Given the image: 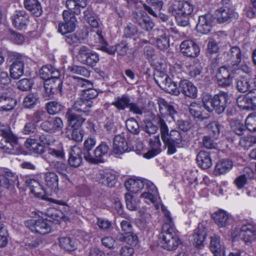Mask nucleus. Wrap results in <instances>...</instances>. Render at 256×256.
<instances>
[{"label":"nucleus","instance_id":"774afa93","mask_svg":"<svg viewBox=\"0 0 256 256\" xmlns=\"http://www.w3.org/2000/svg\"><path fill=\"white\" fill-rule=\"evenodd\" d=\"M16 84L19 90L22 91H27L31 88L32 83L29 79L23 78L19 80Z\"/></svg>","mask_w":256,"mask_h":256},{"label":"nucleus","instance_id":"6e6d98bb","mask_svg":"<svg viewBox=\"0 0 256 256\" xmlns=\"http://www.w3.org/2000/svg\"><path fill=\"white\" fill-rule=\"evenodd\" d=\"M68 70L72 74H80L86 77L90 74L88 70L86 68L82 66H69Z\"/></svg>","mask_w":256,"mask_h":256},{"label":"nucleus","instance_id":"a19ab883","mask_svg":"<svg viewBox=\"0 0 256 256\" xmlns=\"http://www.w3.org/2000/svg\"><path fill=\"white\" fill-rule=\"evenodd\" d=\"M26 185L30 189V192L36 196L40 197L41 196V192L40 190H43V188L40 184L34 179H28L25 182Z\"/></svg>","mask_w":256,"mask_h":256},{"label":"nucleus","instance_id":"0e129e2a","mask_svg":"<svg viewBox=\"0 0 256 256\" xmlns=\"http://www.w3.org/2000/svg\"><path fill=\"white\" fill-rule=\"evenodd\" d=\"M53 166L58 174H62L66 179H68V176L66 174L68 166L66 164L62 162H56L54 164Z\"/></svg>","mask_w":256,"mask_h":256},{"label":"nucleus","instance_id":"39448f33","mask_svg":"<svg viewBox=\"0 0 256 256\" xmlns=\"http://www.w3.org/2000/svg\"><path fill=\"white\" fill-rule=\"evenodd\" d=\"M74 14L78 15L72 12L71 10H64L62 12L64 22L58 24V32L62 34H66L74 30L76 18Z\"/></svg>","mask_w":256,"mask_h":256},{"label":"nucleus","instance_id":"5701e85b","mask_svg":"<svg viewBox=\"0 0 256 256\" xmlns=\"http://www.w3.org/2000/svg\"><path fill=\"white\" fill-rule=\"evenodd\" d=\"M78 84L80 86H88V89L80 90L82 92L81 96L86 100L92 101V100L98 96V92L92 88L93 84L90 81L84 78H79Z\"/></svg>","mask_w":256,"mask_h":256},{"label":"nucleus","instance_id":"cd10ccee","mask_svg":"<svg viewBox=\"0 0 256 256\" xmlns=\"http://www.w3.org/2000/svg\"><path fill=\"white\" fill-rule=\"evenodd\" d=\"M66 117L68 119L69 126L72 128H78L85 122L86 118L80 115L75 114L72 110H68Z\"/></svg>","mask_w":256,"mask_h":256},{"label":"nucleus","instance_id":"f704fd0d","mask_svg":"<svg viewBox=\"0 0 256 256\" xmlns=\"http://www.w3.org/2000/svg\"><path fill=\"white\" fill-rule=\"evenodd\" d=\"M236 102L239 107L245 110L252 109L254 106H256V102L247 94L239 96Z\"/></svg>","mask_w":256,"mask_h":256},{"label":"nucleus","instance_id":"393cba45","mask_svg":"<svg viewBox=\"0 0 256 256\" xmlns=\"http://www.w3.org/2000/svg\"><path fill=\"white\" fill-rule=\"evenodd\" d=\"M206 236V229L202 224H199L194 234V244L195 246L199 248H202Z\"/></svg>","mask_w":256,"mask_h":256},{"label":"nucleus","instance_id":"ddd939ff","mask_svg":"<svg viewBox=\"0 0 256 256\" xmlns=\"http://www.w3.org/2000/svg\"><path fill=\"white\" fill-rule=\"evenodd\" d=\"M130 150V148L126 140L124 132H122L121 134L115 136L112 150L114 154L121 155Z\"/></svg>","mask_w":256,"mask_h":256},{"label":"nucleus","instance_id":"c85d7f7f","mask_svg":"<svg viewBox=\"0 0 256 256\" xmlns=\"http://www.w3.org/2000/svg\"><path fill=\"white\" fill-rule=\"evenodd\" d=\"M24 8L36 16H40L42 12V8L38 0H24Z\"/></svg>","mask_w":256,"mask_h":256},{"label":"nucleus","instance_id":"338daca9","mask_svg":"<svg viewBox=\"0 0 256 256\" xmlns=\"http://www.w3.org/2000/svg\"><path fill=\"white\" fill-rule=\"evenodd\" d=\"M158 48L160 50H164L169 47V39L166 36H160L156 41Z\"/></svg>","mask_w":256,"mask_h":256},{"label":"nucleus","instance_id":"58836bf2","mask_svg":"<svg viewBox=\"0 0 256 256\" xmlns=\"http://www.w3.org/2000/svg\"><path fill=\"white\" fill-rule=\"evenodd\" d=\"M130 102L128 96L122 95L116 98L115 100L112 102V105L119 110H124L126 108H128Z\"/></svg>","mask_w":256,"mask_h":256},{"label":"nucleus","instance_id":"1a4fd4ad","mask_svg":"<svg viewBox=\"0 0 256 256\" xmlns=\"http://www.w3.org/2000/svg\"><path fill=\"white\" fill-rule=\"evenodd\" d=\"M110 150L109 146L105 142H102L94 150V156L90 154H85L84 160L92 164H98L104 162V157L106 156Z\"/></svg>","mask_w":256,"mask_h":256},{"label":"nucleus","instance_id":"4c0bfd02","mask_svg":"<svg viewBox=\"0 0 256 256\" xmlns=\"http://www.w3.org/2000/svg\"><path fill=\"white\" fill-rule=\"evenodd\" d=\"M44 180L46 186L52 190H55L58 186V176L54 172H48L44 174Z\"/></svg>","mask_w":256,"mask_h":256},{"label":"nucleus","instance_id":"9b49d317","mask_svg":"<svg viewBox=\"0 0 256 256\" xmlns=\"http://www.w3.org/2000/svg\"><path fill=\"white\" fill-rule=\"evenodd\" d=\"M18 183V176L8 169H4L0 171V188L2 187L6 188L13 187Z\"/></svg>","mask_w":256,"mask_h":256},{"label":"nucleus","instance_id":"c9c22d12","mask_svg":"<svg viewBox=\"0 0 256 256\" xmlns=\"http://www.w3.org/2000/svg\"><path fill=\"white\" fill-rule=\"evenodd\" d=\"M250 80L244 76H240L236 80V88L241 92H248L252 88Z\"/></svg>","mask_w":256,"mask_h":256},{"label":"nucleus","instance_id":"dca6fc26","mask_svg":"<svg viewBox=\"0 0 256 256\" xmlns=\"http://www.w3.org/2000/svg\"><path fill=\"white\" fill-rule=\"evenodd\" d=\"M168 129H160V133L162 140H170L176 144H180L182 142V138L184 134L188 129H180V131L172 130L170 133Z\"/></svg>","mask_w":256,"mask_h":256},{"label":"nucleus","instance_id":"e433bc0d","mask_svg":"<svg viewBox=\"0 0 256 256\" xmlns=\"http://www.w3.org/2000/svg\"><path fill=\"white\" fill-rule=\"evenodd\" d=\"M26 142L27 148L34 153L42 154L45 151V146L41 143L36 142V139L28 138Z\"/></svg>","mask_w":256,"mask_h":256},{"label":"nucleus","instance_id":"4d7b16f0","mask_svg":"<svg viewBox=\"0 0 256 256\" xmlns=\"http://www.w3.org/2000/svg\"><path fill=\"white\" fill-rule=\"evenodd\" d=\"M180 6V10L182 14L190 16L194 10V5L190 2H182Z\"/></svg>","mask_w":256,"mask_h":256},{"label":"nucleus","instance_id":"9d476101","mask_svg":"<svg viewBox=\"0 0 256 256\" xmlns=\"http://www.w3.org/2000/svg\"><path fill=\"white\" fill-rule=\"evenodd\" d=\"M158 104L160 114L169 116L172 120L170 122H175V118L178 115L176 106L164 98H159L158 100Z\"/></svg>","mask_w":256,"mask_h":256},{"label":"nucleus","instance_id":"c756f323","mask_svg":"<svg viewBox=\"0 0 256 256\" xmlns=\"http://www.w3.org/2000/svg\"><path fill=\"white\" fill-rule=\"evenodd\" d=\"M216 224L219 228H224L229 222L228 214L224 210H220L212 214V216Z\"/></svg>","mask_w":256,"mask_h":256},{"label":"nucleus","instance_id":"6ab92c4d","mask_svg":"<svg viewBox=\"0 0 256 256\" xmlns=\"http://www.w3.org/2000/svg\"><path fill=\"white\" fill-rule=\"evenodd\" d=\"M93 106V102L86 100L82 96L76 100L72 106V110L76 112L88 116Z\"/></svg>","mask_w":256,"mask_h":256},{"label":"nucleus","instance_id":"f8f14e48","mask_svg":"<svg viewBox=\"0 0 256 256\" xmlns=\"http://www.w3.org/2000/svg\"><path fill=\"white\" fill-rule=\"evenodd\" d=\"M14 27L18 30H24L30 22L29 14L24 10H16L12 16Z\"/></svg>","mask_w":256,"mask_h":256},{"label":"nucleus","instance_id":"a211bd4d","mask_svg":"<svg viewBox=\"0 0 256 256\" xmlns=\"http://www.w3.org/2000/svg\"><path fill=\"white\" fill-rule=\"evenodd\" d=\"M178 95L180 93L184 96L191 98H195L197 96L198 90L196 87L187 80H181L178 87Z\"/></svg>","mask_w":256,"mask_h":256},{"label":"nucleus","instance_id":"5fc2aeb1","mask_svg":"<svg viewBox=\"0 0 256 256\" xmlns=\"http://www.w3.org/2000/svg\"><path fill=\"white\" fill-rule=\"evenodd\" d=\"M36 137L39 138L40 141L43 145H50L54 142L52 136L48 134V131L46 130L44 133L37 134Z\"/></svg>","mask_w":256,"mask_h":256},{"label":"nucleus","instance_id":"052dcab7","mask_svg":"<svg viewBox=\"0 0 256 256\" xmlns=\"http://www.w3.org/2000/svg\"><path fill=\"white\" fill-rule=\"evenodd\" d=\"M62 214L60 212L54 208H49L48 210L46 213V216L50 218L49 220H54L56 222H59L61 219L62 216L60 215Z\"/></svg>","mask_w":256,"mask_h":256},{"label":"nucleus","instance_id":"37998d69","mask_svg":"<svg viewBox=\"0 0 256 256\" xmlns=\"http://www.w3.org/2000/svg\"><path fill=\"white\" fill-rule=\"evenodd\" d=\"M54 72V68L52 66L49 65L43 66L40 70L39 73L41 78L44 80L46 81L47 80L54 78V76H53V74Z\"/></svg>","mask_w":256,"mask_h":256},{"label":"nucleus","instance_id":"de8ad7c7","mask_svg":"<svg viewBox=\"0 0 256 256\" xmlns=\"http://www.w3.org/2000/svg\"><path fill=\"white\" fill-rule=\"evenodd\" d=\"M17 102L16 100L12 98V96H10V100H4L3 102H0V110L2 111H10L13 110L16 106Z\"/></svg>","mask_w":256,"mask_h":256},{"label":"nucleus","instance_id":"8fccbe9b","mask_svg":"<svg viewBox=\"0 0 256 256\" xmlns=\"http://www.w3.org/2000/svg\"><path fill=\"white\" fill-rule=\"evenodd\" d=\"M127 208L130 210H137L138 201L136 198L129 193H126L124 196Z\"/></svg>","mask_w":256,"mask_h":256},{"label":"nucleus","instance_id":"49530a36","mask_svg":"<svg viewBox=\"0 0 256 256\" xmlns=\"http://www.w3.org/2000/svg\"><path fill=\"white\" fill-rule=\"evenodd\" d=\"M233 70L231 66H222L218 69L216 74V78H232Z\"/></svg>","mask_w":256,"mask_h":256},{"label":"nucleus","instance_id":"7c9ffc66","mask_svg":"<svg viewBox=\"0 0 256 256\" xmlns=\"http://www.w3.org/2000/svg\"><path fill=\"white\" fill-rule=\"evenodd\" d=\"M196 162L199 166L202 169H208L212 165L210 154L204 150L200 151L197 154Z\"/></svg>","mask_w":256,"mask_h":256},{"label":"nucleus","instance_id":"680f3d73","mask_svg":"<svg viewBox=\"0 0 256 256\" xmlns=\"http://www.w3.org/2000/svg\"><path fill=\"white\" fill-rule=\"evenodd\" d=\"M70 130V135H68L69 138L76 142L82 140L84 136V132L81 129H69Z\"/></svg>","mask_w":256,"mask_h":256},{"label":"nucleus","instance_id":"72a5a7b5","mask_svg":"<svg viewBox=\"0 0 256 256\" xmlns=\"http://www.w3.org/2000/svg\"><path fill=\"white\" fill-rule=\"evenodd\" d=\"M58 241L61 248L66 251H74L77 248L75 241L70 237L62 236L59 238Z\"/></svg>","mask_w":256,"mask_h":256},{"label":"nucleus","instance_id":"f257e3e1","mask_svg":"<svg viewBox=\"0 0 256 256\" xmlns=\"http://www.w3.org/2000/svg\"><path fill=\"white\" fill-rule=\"evenodd\" d=\"M126 190L132 193H138L140 190L146 188V192L141 194V197L149 200L152 203L156 200L158 191L156 186L146 180H134L130 178L124 183Z\"/></svg>","mask_w":256,"mask_h":256},{"label":"nucleus","instance_id":"a18cd8bd","mask_svg":"<svg viewBox=\"0 0 256 256\" xmlns=\"http://www.w3.org/2000/svg\"><path fill=\"white\" fill-rule=\"evenodd\" d=\"M202 111L203 108L200 104L192 102L189 106V112L194 118H202Z\"/></svg>","mask_w":256,"mask_h":256},{"label":"nucleus","instance_id":"603ef678","mask_svg":"<svg viewBox=\"0 0 256 256\" xmlns=\"http://www.w3.org/2000/svg\"><path fill=\"white\" fill-rule=\"evenodd\" d=\"M170 78L167 74L162 71L158 70L154 74V81L160 88L162 83L160 82H162L164 85L168 82V80H170Z\"/></svg>","mask_w":256,"mask_h":256},{"label":"nucleus","instance_id":"e2e57ef3","mask_svg":"<svg viewBox=\"0 0 256 256\" xmlns=\"http://www.w3.org/2000/svg\"><path fill=\"white\" fill-rule=\"evenodd\" d=\"M8 233L4 226L0 224V247H4L8 244Z\"/></svg>","mask_w":256,"mask_h":256},{"label":"nucleus","instance_id":"864d4df0","mask_svg":"<svg viewBox=\"0 0 256 256\" xmlns=\"http://www.w3.org/2000/svg\"><path fill=\"white\" fill-rule=\"evenodd\" d=\"M116 182L115 176L112 174H106L102 177L100 183L102 186H106L108 187L112 188L114 186Z\"/></svg>","mask_w":256,"mask_h":256},{"label":"nucleus","instance_id":"bf43d9fd","mask_svg":"<svg viewBox=\"0 0 256 256\" xmlns=\"http://www.w3.org/2000/svg\"><path fill=\"white\" fill-rule=\"evenodd\" d=\"M12 88L10 87L0 86V102L4 100H10V96H12Z\"/></svg>","mask_w":256,"mask_h":256},{"label":"nucleus","instance_id":"4be33fe9","mask_svg":"<svg viewBox=\"0 0 256 256\" xmlns=\"http://www.w3.org/2000/svg\"><path fill=\"white\" fill-rule=\"evenodd\" d=\"M234 15V10L230 6H223L217 9L214 12V18L219 24L228 22Z\"/></svg>","mask_w":256,"mask_h":256},{"label":"nucleus","instance_id":"4468645a","mask_svg":"<svg viewBox=\"0 0 256 256\" xmlns=\"http://www.w3.org/2000/svg\"><path fill=\"white\" fill-rule=\"evenodd\" d=\"M180 49L184 56L192 58L197 57L200 52L198 44L191 40L183 41L180 45Z\"/></svg>","mask_w":256,"mask_h":256},{"label":"nucleus","instance_id":"aec40b11","mask_svg":"<svg viewBox=\"0 0 256 256\" xmlns=\"http://www.w3.org/2000/svg\"><path fill=\"white\" fill-rule=\"evenodd\" d=\"M44 112L42 111H37L32 115L28 116V122L25 124L24 128H36L40 126L41 128H48L50 123L48 122L45 121L39 124L42 121V116Z\"/></svg>","mask_w":256,"mask_h":256},{"label":"nucleus","instance_id":"2eb2a0df","mask_svg":"<svg viewBox=\"0 0 256 256\" xmlns=\"http://www.w3.org/2000/svg\"><path fill=\"white\" fill-rule=\"evenodd\" d=\"M214 20L213 16L210 14L200 16L196 26V30L202 34H208L212 29Z\"/></svg>","mask_w":256,"mask_h":256},{"label":"nucleus","instance_id":"13d9d810","mask_svg":"<svg viewBox=\"0 0 256 256\" xmlns=\"http://www.w3.org/2000/svg\"><path fill=\"white\" fill-rule=\"evenodd\" d=\"M114 46L115 52L118 54L124 56L127 54L128 50V44L126 41H122Z\"/></svg>","mask_w":256,"mask_h":256},{"label":"nucleus","instance_id":"bb28decb","mask_svg":"<svg viewBox=\"0 0 256 256\" xmlns=\"http://www.w3.org/2000/svg\"><path fill=\"white\" fill-rule=\"evenodd\" d=\"M225 58L227 62L231 61L232 64L234 66H238L242 60V52L240 48L236 46L232 47L226 54Z\"/></svg>","mask_w":256,"mask_h":256},{"label":"nucleus","instance_id":"6e6552de","mask_svg":"<svg viewBox=\"0 0 256 256\" xmlns=\"http://www.w3.org/2000/svg\"><path fill=\"white\" fill-rule=\"evenodd\" d=\"M26 226L32 232L42 235L48 234L52 231L51 226L46 219L30 220L27 222Z\"/></svg>","mask_w":256,"mask_h":256},{"label":"nucleus","instance_id":"f03ea898","mask_svg":"<svg viewBox=\"0 0 256 256\" xmlns=\"http://www.w3.org/2000/svg\"><path fill=\"white\" fill-rule=\"evenodd\" d=\"M228 95L226 92H220L213 97L208 94H204L202 102L204 108L208 112L215 110L218 114H221L227 106Z\"/></svg>","mask_w":256,"mask_h":256},{"label":"nucleus","instance_id":"79ce46f5","mask_svg":"<svg viewBox=\"0 0 256 256\" xmlns=\"http://www.w3.org/2000/svg\"><path fill=\"white\" fill-rule=\"evenodd\" d=\"M37 94L32 93L26 96L23 100V106L25 108H33L38 102Z\"/></svg>","mask_w":256,"mask_h":256},{"label":"nucleus","instance_id":"69168bd1","mask_svg":"<svg viewBox=\"0 0 256 256\" xmlns=\"http://www.w3.org/2000/svg\"><path fill=\"white\" fill-rule=\"evenodd\" d=\"M65 41L69 45L76 46L80 43V38L76 34H68L64 37Z\"/></svg>","mask_w":256,"mask_h":256},{"label":"nucleus","instance_id":"0eeeda50","mask_svg":"<svg viewBox=\"0 0 256 256\" xmlns=\"http://www.w3.org/2000/svg\"><path fill=\"white\" fill-rule=\"evenodd\" d=\"M1 132L2 138L0 141V148L5 152L11 153L16 148L18 138L12 133L10 129H2Z\"/></svg>","mask_w":256,"mask_h":256},{"label":"nucleus","instance_id":"412c9836","mask_svg":"<svg viewBox=\"0 0 256 256\" xmlns=\"http://www.w3.org/2000/svg\"><path fill=\"white\" fill-rule=\"evenodd\" d=\"M240 236L246 243L254 241L256 239V226L250 224L242 226Z\"/></svg>","mask_w":256,"mask_h":256},{"label":"nucleus","instance_id":"ea45409f","mask_svg":"<svg viewBox=\"0 0 256 256\" xmlns=\"http://www.w3.org/2000/svg\"><path fill=\"white\" fill-rule=\"evenodd\" d=\"M161 84V88L164 90L165 92L174 94V96H178V86L176 82H174V80H172L171 78L168 80V82L166 84H164V83L162 82H160Z\"/></svg>","mask_w":256,"mask_h":256},{"label":"nucleus","instance_id":"473e14b6","mask_svg":"<svg viewBox=\"0 0 256 256\" xmlns=\"http://www.w3.org/2000/svg\"><path fill=\"white\" fill-rule=\"evenodd\" d=\"M87 6L86 0H67L66 6L76 14H80V8H84Z\"/></svg>","mask_w":256,"mask_h":256},{"label":"nucleus","instance_id":"09e8293b","mask_svg":"<svg viewBox=\"0 0 256 256\" xmlns=\"http://www.w3.org/2000/svg\"><path fill=\"white\" fill-rule=\"evenodd\" d=\"M64 106L56 102H50L46 104L48 112L50 114H54L60 112L64 109Z\"/></svg>","mask_w":256,"mask_h":256},{"label":"nucleus","instance_id":"423d86ee","mask_svg":"<svg viewBox=\"0 0 256 256\" xmlns=\"http://www.w3.org/2000/svg\"><path fill=\"white\" fill-rule=\"evenodd\" d=\"M77 58L82 64L92 67L95 66L100 60L99 55L86 46L78 48Z\"/></svg>","mask_w":256,"mask_h":256},{"label":"nucleus","instance_id":"2f4dec72","mask_svg":"<svg viewBox=\"0 0 256 256\" xmlns=\"http://www.w3.org/2000/svg\"><path fill=\"white\" fill-rule=\"evenodd\" d=\"M210 248L214 256H222L224 253V248L218 236L211 237Z\"/></svg>","mask_w":256,"mask_h":256},{"label":"nucleus","instance_id":"a878e982","mask_svg":"<svg viewBox=\"0 0 256 256\" xmlns=\"http://www.w3.org/2000/svg\"><path fill=\"white\" fill-rule=\"evenodd\" d=\"M149 144L150 150L144 154V156L147 158H152L160 152L161 143L160 134L154 136V139H150Z\"/></svg>","mask_w":256,"mask_h":256},{"label":"nucleus","instance_id":"3c124183","mask_svg":"<svg viewBox=\"0 0 256 256\" xmlns=\"http://www.w3.org/2000/svg\"><path fill=\"white\" fill-rule=\"evenodd\" d=\"M84 18L93 28H98L99 24L94 17L90 10L87 8L84 12Z\"/></svg>","mask_w":256,"mask_h":256},{"label":"nucleus","instance_id":"b1692460","mask_svg":"<svg viewBox=\"0 0 256 256\" xmlns=\"http://www.w3.org/2000/svg\"><path fill=\"white\" fill-rule=\"evenodd\" d=\"M83 152L82 150L76 146H74L71 148L70 152L68 162L70 165L74 168L79 167L82 162Z\"/></svg>","mask_w":256,"mask_h":256},{"label":"nucleus","instance_id":"20e7f679","mask_svg":"<svg viewBox=\"0 0 256 256\" xmlns=\"http://www.w3.org/2000/svg\"><path fill=\"white\" fill-rule=\"evenodd\" d=\"M160 236L161 246L168 250H176L180 242L174 224H164Z\"/></svg>","mask_w":256,"mask_h":256},{"label":"nucleus","instance_id":"c03bdc74","mask_svg":"<svg viewBox=\"0 0 256 256\" xmlns=\"http://www.w3.org/2000/svg\"><path fill=\"white\" fill-rule=\"evenodd\" d=\"M232 166V162L228 160H222L218 163L216 166V170L220 174H224L229 171Z\"/></svg>","mask_w":256,"mask_h":256},{"label":"nucleus","instance_id":"f3484780","mask_svg":"<svg viewBox=\"0 0 256 256\" xmlns=\"http://www.w3.org/2000/svg\"><path fill=\"white\" fill-rule=\"evenodd\" d=\"M44 88L48 96H50L55 94L62 93V80L54 76L52 79L47 80L44 82Z\"/></svg>","mask_w":256,"mask_h":256},{"label":"nucleus","instance_id":"7ed1b4c3","mask_svg":"<svg viewBox=\"0 0 256 256\" xmlns=\"http://www.w3.org/2000/svg\"><path fill=\"white\" fill-rule=\"evenodd\" d=\"M30 60L26 56L16 52H8L6 61L10 64V78L18 79L24 74V69Z\"/></svg>","mask_w":256,"mask_h":256}]
</instances>
